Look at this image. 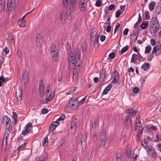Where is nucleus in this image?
I'll return each mask as SVG.
<instances>
[{
  "mask_svg": "<svg viewBox=\"0 0 161 161\" xmlns=\"http://www.w3.org/2000/svg\"><path fill=\"white\" fill-rule=\"evenodd\" d=\"M159 23L157 18L155 17L151 21L150 30L151 33L153 34H156L159 29Z\"/></svg>",
  "mask_w": 161,
  "mask_h": 161,
  "instance_id": "1",
  "label": "nucleus"
},
{
  "mask_svg": "<svg viewBox=\"0 0 161 161\" xmlns=\"http://www.w3.org/2000/svg\"><path fill=\"white\" fill-rule=\"evenodd\" d=\"M68 54L69 67L70 69L74 68L75 65L74 53L70 51L68 53Z\"/></svg>",
  "mask_w": 161,
  "mask_h": 161,
  "instance_id": "2",
  "label": "nucleus"
},
{
  "mask_svg": "<svg viewBox=\"0 0 161 161\" xmlns=\"http://www.w3.org/2000/svg\"><path fill=\"white\" fill-rule=\"evenodd\" d=\"M79 106V103L76 98H72L68 103V107L73 110L76 109Z\"/></svg>",
  "mask_w": 161,
  "mask_h": 161,
  "instance_id": "3",
  "label": "nucleus"
},
{
  "mask_svg": "<svg viewBox=\"0 0 161 161\" xmlns=\"http://www.w3.org/2000/svg\"><path fill=\"white\" fill-rule=\"evenodd\" d=\"M74 53H75V59H76L75 66H77L78 67L82 64L81 61L80 60V55L79 49H76Z\"/></svg>",
  "mask_w": 161,
  "mask_h": 161,
  "instance_id": "4",
  "label": "nucleus"
},
{
  "mask_svg": "<svg viewBox=\"0 0 161 161\" xmlns=\"http://www.w3.org/2000/svg\"><path fill=\"white\" fill-rule=\"evenodd\" d=\"M99 140L102 141L100 146L103 147L106 144L105 141L106 140V132L104 130L102 129L101 130L99 135Z\"/></svg>",
  "mask_w": 161,
  "mask_h": 161,
  "instance_id": "5",
  "label": "nucleus"
},
{
  "mask_svg": "<svg viewBox=\"0 0 161 161\" xmlns=\"http://www.w3.org/2000/svg\"><path fill=\"white\" fill-rule=\"evenodd\" d=\"M25 130H23L22 134L23 135H26L28 133H31L32 132V126L31 123L27 124L25 127Z\"/></svg>",
  "mask_w": 161,
  "mask_h": 161,
  "instance_id": "6",
  "label": "nucleus"
},
{
  "mask_svg": "<svg viewBox=\"0 0 161 161\" xmlns=\"http://www.w3.org/2000/svg\"><path fill=\"white\" fill-rule=\"evenodd\" d=\"M3 123L5 126H11V122L10 119L7 115H4L3 118Z\"/></svg>",
  "mask_w": 161,
  "mask_h": 161,
  "instance_id": "7",
  "label": "nucleus"
},
{
  "mask_svg": "<svg viewBox=\"0 0 161 161\" xmlns=\"http://www.w3.org/2000/svg\"><path fill=\"white\" fill-rule=\"evenodd\" d=\"M142 59V57L140 55L139 53L137 54H134L132 55L131 58V62L135 63L137 60L141 61Z\"/></svg>",
  "mask_w": 161,
  "mask_h": 161,
  "instance_id": "8",
  "label": "nucleus"
},
{
  "mask_svg": "<svg viewBox=\"0 0 161 161\" xmlns=\"http://www.w3.org/2000/svg\"><path fill=\"white\" fill-rule=\"evenodd\" d=\"M131 117L130 115L127 116L125 119V125L126 128H129L131 125Z\"/></svg>",
  "mask_w": 161,
  "mask_h": 161,
  "instance_id": "9",
  "label": "nucleus"
},
{
  "mask_svg": "<svg viewBox=\"0 0 161 161\" xmlns=\"http://www.w3.org/2000/svg\"><path fill=\"white\" fill-rule=\"evenodd\" d=\"M148 153L152 158H154L157 156V154L153 148L151 146L148 147Z\"/></svg>",
  "mask_w": 161,
  "mask_h": 161,
  "instance_id": "10",
  "label": "nucleus"
},
{
  "mask_svg": "<svg viewBox=\"0 0 161 161\" xmlns=\"http://www.w3.org/2000/svg\"><path fill=\"white\" fill-rule=\"evenodd\" d=\"M16 97L18 101H20L22 99V91L20 87L17 89L15 93Z\"/></svg>",
  "mask_w": 161,
  "mask_h": 161,
  "instance_id": "11",
  "label": "nucleus"
},
{
  "mask_svg": "<svg viewBox=\"0 0 161 161\" xmlns=\"http://www.w3.org/2000/svg\"><path fill=\"white\" fill-rule=\"evenodd\" d=\"M43 81H41L39 86V96L42 97L43 96V93L45 88V86H44Z\"/></svg>",
  "mask_w": 161,
  "mask_h": 161,
  "instance_id": "12",
  "label": "nucleus"
},
{
  "mask_svg": "<svg viewBox=\"0 0 161 161\" xmlns=\"http://www.w3.org/2000/svg\"><path fill=\"white\" fill-rule=\"evenodd\" d=\"M160 45H156V46L154 47L152 51L153 53H155L156 55H159L160 53Z\"/></svg>",
  "mask_w": 161,
  "mask_h": 161,
  "instance_id": "13",
  "label": "nucleus"
},
{
  "mask_svg": "<svg viewBox=\"0 0 161 161\" xmlns=\"http://www.w3.org/2000/svg\"><path fill=\"white\" fill-rule=\"evenodd\" d=\"M55 91L54 90L53 91V93H51L49 95L48 97H46L44 99L45 103H47L53 99L55 95Z\"/></svg>",
  "mask_w": 161,
  "mask_h": 161,
  "instance_id": "14",
  "label": "nucleus"
},
{
  "mask_svg": "<svg viewBox=\"0 0 161 161\" xmlns=\"http://www.w3.org/2000/svg\"><path fill=\"white\" fill-rule=\"evenodd\" d=\"M42 36L39 34H37L36 39L37 45L40 47L41 46L42 44Z\"/></svg>",
  "mask_w": 161,
  "mask_h": 161,
  "instance_id": "15",
  "label": "nucleus"
},
{
  "mask_svg": "<svg viewBox=\"0 0 161 161\" xmlns=\"http://www.w3.org/2000/svg\"><path fill=\"white\" fill-rule=\"evenodd\" d=\"M125 153L126 156L129 158H132L134 155V153L131 152V149L129 147L126 149Z\"/></svg>",
  "mask_w": 161,
  "mask_h": 161,
  "instance_id": "16",
  "label": "nucleus"
},
{
  "mask_svg": "<svg viewBox=\"0 0 161 161\" xmlns=\"http://www.w3.org/2000/svg\"><path fill=\"white\" fill-rule=\"evenodd\" d=\"M9 3V0H7L6 2L4 1L3 5L2 6V8H3V10L5 12H7L9 10V8H8V4Z\"/></svg>",
  "mask_w": 161,
  "mask_h": 161,
  "instance_id": "17",
  "label": "nucleus"
},
{
  "mask_svg": "<svg viewBox=\"0 0 161 161\" xmlns=\"http://www.w3.org/2000/svg\"><path fill=\"white\" fill-rule=\"evenodd\" d=\"M60 22L62 24H64L65 22V16L64 13V11H62L60 14Z\"/></svg>",
  "mask_w": 161,
  "mask_h": 161,
  "instance_id": "18",
  "label": "nucleus"
},
{
  "mask_svg": "<svg viewBox=\"0 0 161 161\" xmlns=\"http://www.w3.org/2000/svg\"><path fill=\"white\" fill-rule=\"evenodd\" d=\"M105 72L103 69L100 71L99 77V79L100 80H103L105 79Z\"/></svg>",
  "mask_w": 161,
  "mask_h": 161,
  "instance_id": "19",
  "label": "nucleus"
},
{
  "mask_svg": "<svg viewBox=\"0 0 161 161\" xmlns=\"http://www.w3.org/2000/svg\"><path fill=\"white\" fill-rule=\"evenodd\" d=\"M87 136L86 135H82L80 140L81 144V145H86V142L85 140L86 139Z\"/></svg>",
  "mask_w": 161,
  "mask_h": 161,
  "instance_id": "20",
  "label": "nucleus"
},
{
  "mask_svg": "<svg viewBox=\"0 0 161 161\" xmlns=\"http://www.w3.org/2000/svg\"><path fill=\"white\" fill-rule=\"evenodd\" d=\"M51 55L53 59L55 60L56 62H57V59H58V52L51 53Z\"/></svg>",
  "mask_w": 161,
  "mask_h": 161,
  "instance_id": "21",
  "label": "nucleus"
},
{
  "mask_svg": "<svg viewBox=\"0 0 161 161\" xmlns=\"http://www.w3.org/2000/svg\"><path fill=\"white\" fill-rule=\"evenodd\" d=\"M112 87V85L110 84L108 85L104 90L102 95H104L108 93V92L109 91Z\"/></svg>",
  "mask_w": 161,
  "mask_h": 161,
  "instance_id": "22",
  "label": "nucleus"
},
{
  "mask_svg": "<svg viewBox=\"0 0 161 161\" xmlns=\"http://www.w3.org/2000/svg\"><path fill=\"white\" fill-rule=\"evenodd\" d=\"M149 68L150 64L148 63H144L141 67V68L143 69L144 71L147 70Z\"/></svg>",
  "mask_w": 161,
  "mask_h": 161,
  "instance_id": "23",
  "label": "nucleus"
},
{
  "mask_svg": "<svg viewBox=\"0 0 161 161\" xmlns=\"http://www.w3.org/2000/svg\"><path fill=\"white\" fill-rule=\"evenodd\" d=\"M156 13L158 14H159L161 13V3H158V5L156 8Z\"/></svg>",
  "mask_w": 161,
  "mask_h": 161,
  "instance_id": "24",
  "label": "nucleus"
},
{
  "mask_svg": "<svg viewBox=\"0 0 161 161\" xmlns=\"http://www.w3.org/2000/svg\"><path fill=\"white\" fill-rule=\"evenodd\" d=\"M114 74V80H117L119 79V75L118 74L117 72L116 71L114 70L113 72Z\"/></svg>",
  "mask_w": 161,
  "mask_h": 161,
  "instance_id": "25",
  "label": "nucleus"
},
{
  "mask_svg": "<svg viewBox=\"0 0 161 161\" xmlns=\"http://www.w3.org/2000/svg\"><path fill=\"white\" fill-rule=\"evenodd\" d=\"M51 53L58 52V51L57 49L56 46L55 44H53L51 47Z\"/></svg>",
  "mask_w": 161,
  "mask_h": 161,
  "instance_id": "26",
  "label": "nucleus"
},
{
  "mask_svg": "<svg viewBox=\"0 0 161 161\" xmlns=\"http://www.w3.org/2000/svg\"><path fill=\"white\" fill-rule=\"evenodd\" d=\"M87 2V0H84L81 5H80V9L81 11H84L85 9V8L86 6V4Z\"/></svg>",
  "mask_w": 161,
  "mask_h": 161,
  "instance_id": "27",
  "label": "nucleus"
},
{
  "mask_svg": "<svg viewBox=\"0 0 161 161\" xmlns=\"http://www.w3.org/2000/svg\"><path fill=\"white\" fill-rule=\"evenodd\" d=\"M93 140L94 142L97 143V144L99 143V140L97 139V136L96 133H93Z\"/></svg>",
  "mask_w": 161,
  "mask_h": 161,
  "instance_id": "28",
  "label": "nucleus"
},
{
  "mask_svg": "<svg viewBox=\"0 0 161 161\" xmlns=\"http://www.w3.org/2000/svg\"><path fill=\"white\" fill-rule=\"evenodd\" d=\"M77 125V121L76 119H73L71 123V129H72L74 127Z\"/></svg>",
  "mask_w": 161,
  "mask_h": 161,
  "instance_id": "29",
  "label": "nucleus"
},
{
  "mask_svg": "<svg viewBox=\"0 0 161 161\" xmlns=\"http://www.w3.org/2000/svg\"><path fill=\"white\" fill-rule=\"evenodd\" d=\"M5 127H6V129L4 134L9 135V134L10 133V131L12 129L11 126Z\"/></svg>",
  "mask_w": 161,
  "mask_h": 161,
  "instance_id": "30",
  "label": "nucleus"
},
{
  "mask_svg": "<svg viewBox=\"0 0 161 161\" xmlns=\"http://www.w3.org/2000/svg\"><path fill=\"white\" fill-rule=\"evenodd\" d=\"M128 47H129L128 46H126L123 47L120 52L119 51V54H122L123 53L126 51L128 50Z\"/></svg>",
  "mask_w": 161,
  "mask_h": 161,
  "instance_id": "31",
  "label": "nucleus"
},
{
  "mask_svg": "<svg viewBox=\"0 0 161 161\" xmlns=\"http://www.w3.org/2000/svg\"><path fill=\"white\" fill-rule=\"evenodd\" d=\"M155 5V3L154 2H152L149 5V10L151 11H152Z\"/></svg>",
  "mask_w": 161,
  "mask_h": 161,
  "instance_id": "32",
  "label": "nucleus"
},
{
  "mask_svg": "<svg viewBox=\"0 0 161 161\" xmlns=\"http://www.w3.org/2000/svg\"><path fill=\"white\" fill-rule=\"evenodd\" d=\"M70 10L66 12V16L67 19L69 20H70L71 19V11Z\"/></svg>",
  "mask_w": 161,
  "mask_h": 161,
  "instance_id": "33",
  "label": "nucleus"
},
{
  "mask_svg": "<svg viewBox=\"0 0 161 161\" xmlns=\"http://www.w3.org/2000/svg\"><path fill=\"white\" fill-rule=\"evenodd\" d=\"M148 22L147 21H144L141 25V28L142 29H145L148 25Z\"/></svg>",
  "mask_w": 161,
  "mask_h": 161,
  "instance_id": "34",
  "label": "nucleus"
},
{
  "mask_svg": "<svg viewBox=\"0 0 161 161\" xmlns=\"http://www.w3.org/2000/svg\"><path fill=\"white\" fill-rule=\"evenodd\" d=\"M28 75L27 72L26 71L24 72L22 75V77L23 80H28Z\"/></svg>",
  "mask_w": 161,
  "mask_h": 161,
  "instance_id": "35",
  "label": "nucleus"
},
{
  "mask_svg": "<svg viewBox=\"0 0 161 161\" xmlns=\"http://www.w3.org/2000/svg\"><path fill=\"white\" fill-rule=\"evenodd\" d=\"M75 0H72L71 1L70 5V9L73 10V8L75 6Z\"/></svg>",
  "mask_w": 161,
  "mask_h": 161,
  "instance_id": "36",
  "label": "nucleus"
},
{
  "mask_svg": "<svg viewBox=\"0 0 161 161\" xmlns=\"http://www.w3.org/2000/svg\"><path fill=\"white\" fill-rule=\"evenodd\" d=\"M98 37L97 36V37H96L95 41L94 42V46L95 47L97 48L98 46Z\"/></svg>",
  "mask_w": 161,
  "mask_h": 161,
  "instance_id": "37",
  "label": "nucleus"
},
{
  "mask_svg": "<svg viewBox=\"0 0 161 161\" xmlns=\"http://www.w3.org/2000/svg\"><path fill=\"white\" fill-rule=\"evenodd\" d=\"M70 0H63V4L64 7L68 6Z\"/></svg>",
  "mask_w": 161,
  "mask_h": 161,
  "instance_id": "38",
  "label": "nucleus"
},
{
  "mask_svg": "<svg viewBox=\"0 0 161 161\" xmlns=\"http://www.w3.org/2000/svg\"><path fill=\"white\" fill-rule=\"evenodd\" d=\"M151 47L150 45L147 46L145 47V53H149L151 50Z\"/></svg>",
  "mask_w": 161,
  "mask_h": 161,
  "instance_id": "39",
  "label": "nucleus"
},
{
  "mask_svg": "<svg viewBox=\"0 0 161 161\" xmlns=\"http://www.w3.org/2000/svg\"><path fill=\"white\" fill-rule=\"evenodd\" d=\"M48 137H45L43 140L42 143L43 146L45 147L48 144Z\"/></svg>",
  "mask_w": 161,
  "mask_h": 161,
  "instance_id": "40",
  "label": "nucleus"
},
{
  "mask_svg": "<svg viewBox=\"0 0 161 161\" xmlns=\"http://www.w3.org/2000/svg\"><path fill=\"white\" fill-rule=\"evenodd\" d=\"M156 139L155 140L156 142L161 141V134L158 133L156 134Z\"/></svg>",
  "mask_w": 161,
  "mask_h": 161,
  "instance_id": "41",
  "label": "nucleus"
},
{
  "mask_svg": "<svg viewBox=\"0 0 161 161\" xmlns=\"http://www.w3.org/2000/svg\"><path fill=\"white\" fill-rule=\"evenodd\" d=\"M51 89V86L50 85H48L46 88V91L45 92V95L47 96L49 93Z\"/></svg>",
  "mask_w": 161,
  "mask_h": 161,
  "instance_id": "42",
  "label": "nucleus"
},
{
  "mask_svg": "<svg viewBox=\"0 0 161 161\" xmlns=\"http://www.w3.org/2000/svg\"><path fill=\"white\" fill-rule=\"evenodd\" d=\"M13 38L14 36L12 35H9L7 40L9 41L10 43L13 44Z\"/></svg>",
  "mask_w": 161,
  "mask_h": 161,
  "instance_id": "43",
  "label": "nucleus"
},
{
  "mask_svg": "<svg viewBox=\"0 0 161 161\" xmlns=\"http://www.w3.org/2000/svg\"><path fill=\"white\" fill-rule=\"evenodd\" d=\"M110 18L109 17H108V18L107 20L106 21L105 24L104 25V27H106L107 26H108L109 25H110Z\"/></svg>",
  "mask_w": 161,
  "mask_h": 161,
  "instance_id": "44",
  "label": "nucleus"
},
{
  "mask_svg": "<svg viewBox=\"0 0 161 161\" xmlns=\"http://www.w3.org/2000/svg\"><path fill=\"white\" fill-rule=\"evenodd\" d=\"M53 125V124H51L50 126V127L49 129V132H51L53 131L56 128L55 126H54V125Z\"/></svg>",
  "mask_w": 161,
  "mask_h": 161,
  "instance_id": "45",
  "label": "nucleus"
},
{
  "mask_svg": "<svg viewBox=\"0 0 161 161\" xmlns=\"http://www.w3.org/2000/svg\"><path fill=\"white\" fill-rule=\"evenodd\" d=\"M65 118V115L64 114H62V115L60 116V117L57 119V120L58 122L60 121H62Z\"/></svg>",
  "mask_w": 161,
  "mask_h": 161,
  "instance_id": "46",
  "label": "nucleus"
},
{
  "mask_svg": "<svg viewBox=\"0 0 161 161\" xmlns=\"http://www.w3.org/2000/svg\"><path fill=\"white\" fill-rule=\"evenodd\" d=\"M7 141L5 140L4 139H3L2 141V147L4 149H5L7 147Z\"/></svg>",
  "mask_w": 161,
  "mask_h": 161,
  "instance_id": "47",
  "label": "nucleus"
},
{
  "mask_svg": "<svg viewBox=\"0 0 161 161\" xmlns=\"http://www.w3.org/2000/svg\"><path fill=\"white\" fill-rule=\"evenodd\" d=\"M12 2H13L12 0V1H10V4L9 7V9H10V10L11 11L12 9H13L14 8V3H13Z\"/></svg>",
  "mask_w": 161,
  "mask_h": 161,
  "instance_id": "48",
  "label": "nucleus"
},
{
  "mask_svg": "<svg viewBox=\"0 0 161 161\" xmlns=\"http://www.w3.org/2000/svg\"><path fill=\"white\" fill-rule=\"evenodd\" d=\"M142 145L145 149L148 147V145L145 141H144L142 142Z\"/></svg>",
  "mask_w": 161,
  "mask_h": 161,
  "instance_id": "49",
  "label": "nucleus"
},
{
  "mask_svg": "<svg viewBox=\"0 0 161 161\" xmlns=\"http://www.w3.org/2000/svg\"><path fill=\"white\" fill-rule=\"evenodd\" d=\"M94 81V82H91L89 84L88 88H90L92 86L94 87L96 86V84L98 82V81Z\"/></svg>",
  "mask_w": 161,
  "mask_h": 161,
  "instance_id": "50",
  "label": "nucleus"
},
{
  "mask_svg": "<svg viewBox=\"0 0 161 161\" xmlns=\"http://www.w3.org/2000/svg\"><path fill=\"white\" fill-rule=\"evenodd\" d=\"M121 157L120 154H117L116 156L115 161H121Z\"/></svg>",
  "mask_w": 161,
  "mask_h": 161,
  "instance_id": "51",
  "label": "nucleus"
},
{
  "mask_svg": "<svg viewBox=\"0 0 161 161\" xmlns=\"http://www.w3.org/2000/svg\"><path fill=\"white\" fill-rule=\"evenodd\" d=\"M13 117L14 119V122L16 123L17 121V114L15 112H13Z\"/></svg>",
  "mask_w": 161,
  "mask_h": 161,
  "instance_id": "52",
  "label": "nucleus"
},
{
  "mask_svg": "<svg viewBox=\"0 0 161 161\" xmlns=\"http://www.w3.org/2000/svg\"><path fill=\"white\" fill-rule=\"evenodd\" d=\"M143 132V129H140L137 132V136L139 137H140V136L142 135V133Z\"/></svg>",
  "mask_w": 161,
  "mask_h": 161,
  "instance_id": "53",
  "label": "nucleus"
},
{
  "mask_svg": "<svg viewBox=\"0 0 161 161\" xmlns=\"http://www.w3.org/2000/svg\"><path fill=\"white\" fill-rule=\"evenodd\" d=\"M123 13L122 11L120 10H118L116 12L115 17L117 18L119 17L120 15Z\"/></svg>",
  "mask_w": 161,
  "mask_h": 161,
  "instance_id": "54",
  "label": "nucleus"
},
{
  "mask_svg": "<svg viewBox=\"0 0 161 161\" xmlns=\"http://www.w3.org/2000/svg\"><path fill=\"white\" fill-rule=\"evenodd\" d=\"M82 50L83 51H86V45L85 43H83L81 45Z\"/></svg>",
  "mask_w": 161,
  "mask_h": 161,
  "instance_id": "55",
  "label": "nucleus"
},
{
  "mask_svg": "<svg viewBox=\"0 0 161 161\" xmlns=\"http://www.w3.org/2000/svg\"><path fill=\"white\" fill-rule=\"evenodd\" d=\"M145 18L146 19H149L150 18V16L149 15V13L148 11H146L145 13Z\"/></svg>",
  "mask_w": 161,
  "mask_h": 161,
  "instance_id": "56",
  "label": "nucleus"
},
{
  "mask_svg": "<svg viewBox=\"0 0 161 161\" xmlns=\"http://www.w3.org/2000/svg\"><path fill=\"white\" fill-rule=\"evenodd\" d=\"M78 75L77 73H75V74L73 73V80H78Z\"/></svg>",
  "mask_w": 161,
  "mask_h": 161,
  "instance_id": "57",
  "label": "nucleus"
},
{
  "mask_svg": "<svg viewBox=\"0 0 161 161\" xmlns=\"http://www.w3.org/2000/svg\"><path fill=\"white\" fill-rule=\"evenodd\" d=\"M153 53L152 52V53L149 55V56L148 58V61H151L152 60V58H153Z\"/></svg>",
  "mask_w": 161,
  "mask_h": 161,
  "instance_id": "58",
  "label": "nucleus"
},
{
  "mask_svg": "<svg viewBox=\"0 0 161 161\" xmlns=\"http://www.w3.org/2000/svg\"><path fill=\"white\" fill-rule=\"evenodd\" d=\"M136 124L141 125V123L140 120V117L139 116L136 117Z\"/></svg>",
  "mask_w": 161,
  "mask_h": 161,
  "instance_id": "59",
  "label": "nucleus"
},
{
  "mask_svg": "<svg viewBox=\"0 0 161 161\" xmlns=\"http://www.w3.org/2000/svg\"><path fill=\"white\" fill-rule=\"evenodd\" d=\"M48 112V110L45 108H43L41 112L43 114H45L47 113Z\"/></svg>",
  "mask_w": 161,
  "mask_h": 161,
  "instance_id": "60",
  "label": "nucleus"
},
{
  "mask_svg": "<svg viewBox=\"0 0 161 161\" xmlns=\"http://www.w3.org/2000/svg\"><path fill=\"white\" fill-rule=\"evenodd\" d=\"M51 124H53V125H54V126H55L56 127H57L59 125V122L57 120L56 121L53 122Z\"/></svg>",
  "mask_w": 161,
  "mask_h": 161,
  "instance_id": "61",
  "label": "nucleus"
},
{
  "mask_svg": "<svg viewBox=\"0 0 161 161\" xmlns=\"http://www.w3.org/2000/svg\"><path fill=\"white\" fill-rule=\"evenodd\" d=\"M115 56V53L114 52H112L110 53L109 55V57L110 58H113Z\"/></svg>",
  "mask_w": 161,
  "mask_h": 161,
  "instance_id": "62",
  "label": "nucleus"
},
{
  "mask_svg": "<svg viewBox=\"0 0 161 161\" xmlns=\"http://www.w3.org/2000/svg\"><path fill=\"white\" fill-rule=\"evenodd\" d=\"M139 90L138 87H135L133 89V92L135 93H137L139 92Z\"/></svg>",
  "mask_w": 161,
  "mask_h": 161,
  "instance_id": "63",
  "label": "nucleus"
},
{
  "mask_svg": "<svg viewBox=\"0 0 161 161\" xmlns=\"http://www.w3.org/2000/svg\"><path fill=\"white\" fill-rule=\"evenodd\" d=\"M102 4V2L97 0L95 3V5L97 7H100Z\"/></svg>",
  "mask_w": 161,
  "mask_h": 161,
  "instance_id": "64",
  "label": "nucleus"
}]
</instances>
